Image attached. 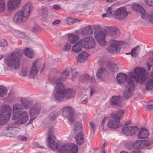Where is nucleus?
<instances>
[{
	"label": "nucleus",
	"mask_w": 153,
	"mask_h": 153,
	"mask_svg": "<svg viewBox=\"0 0 153 153\" xmlns=\"http://www.w3.org/2000/svg\"><path fill=\"white\" fill-rule=\"evenodd\" d=\"M149 78L148 75L143 68L136 67L134 72H131L127 78L126 75L123 73H119L117 75L116 79L120 84H123L126 81L128 83L127 87L125 90L123 96L125 99H128L133 94L134 85L133 80L134 79L137 82L142 83Z\"/></svg>",
	"instance_id": "1"
},
{
	"label": "nucleus",
	"mask_w": 153,
	"mask_h": 153,
	"mask_svg": "<svg viewBox=\"0 0 153 153\" xmlns=\"http://www.w3.org/2000/svg\"><path fill=\"white\" fill-rule=\"evenodd\" d=\"M106 31H102L101 26L97 25L94 27L95 37L99 44L102 46H104L106 42L105 39L109 40L108 42L112 39H116L120 36L119 31L116 27L113 26H107L105 27Z\"/></svg>",
	"instance_id": "2"
},
{
	"label": "nucleus",
	"mask_w": 153,
	"mask_h": 153,
	"mask_svg": "<svg viewBox=\"0 0 153 153\" xmlns=\"http://www.w3.org/2000/svg\"><path fill=\"white\" fill-rule=\"evenodd\" d=\"M55 128L51 126L48 130V139L47 140L48 146L53 150H57L59 153H76L78 148L77 146L73 143L64 144L58 148V145L54 141L55 137L54 133Z\"/></svg>",
	"instance_id": "3"
},
{
	"label": "nucleus",
	"mask_w": 153,
	"mask_h": 153,
	"mask_svg": "<svg viewBox=\"0 0 153 153\" xmlns=\"http://www.w3.org/2000/svg\"><path fill=\"white\" fill-rule=\"evenodd\" d=\"M22 57V54L20 51L15 50L6 56L4 59V62L9 68L16 69L19 67Z\"/></svg>",
	"instance_id": "4"
},
{
	"label": "nucleus",
	"mask_w": 153,
	"mask_h": 153,
	"mask_svg": "<svg viewBox=\"0 0 153 153\" xmlns=\"http://www.w3.org/2000/svg\"><path fill=\"white\" fill-rule=\"evenodd\" d=\"M124 113V111L120 110L115 113L111 114L109 118L105 117L102 122L101 127H104V124L105 120H109L107 124V126L109 128L116 129L120 127L122 124L120 123L121 117Z\"/></svg>",
	"instance_id": "5"
},
{
	"label": "nucleus",
	"mask_w": 153,
	"mask_h": 153,
	"mask_svg": "<svg viewBox=\"0 0 153 153\" xmlns=\"http://www.w3.org/2000/svg\"><path fill=\"white\" fill-rule=\"evenodd\" d=\"M32 6L30 3L25 4L22 9L19 10L14 15L13 20L17 24L24 23L28 20Z\"/></svg>",
	"instance_id": "6"
},
{
	"label": "nucleus",
	"mask_w": 153,
	"mask_h": 153,
	"mask_svg": "<svg viewBox=\"0 0 153 153\" xmlns=\"http://www.w3.org/2000/svg\"><path fill=\"white\" fill-rule=\"evenodd\" d=\"M19 118V119L15 123L9 124L7 126L6 129L9 132L10 135L13 136L16 134L18 128L16 127V124H25L28 121L29 117L27 112L25 111L21 113Z\"/></svg>",
	"instance_id": "7"
},
{
	"label": "nucleus",
	"mask_w": 153,
	"mask_h": 153,
	"mask_svg": "<svg viewBox=\"0 0 153 153\" xmlns=\"http://www.w3.org/2000/svg\"><path fill=\"white\" fill-rule=\"evenodd\" d=\"M109 45L107 48V49L111 54H115L120 52L121 50V46L127 48L130 46L128 43H124L114 39H110L109 41Z\"/></svg>",
	"instance_id": "8"
},
{
	"label": "nucleus",
	"mask_w": 153,
	"mask_h": 153,
	"mask_svg": "<svg viewBox=\"0 0 153 153\" xmlns=\"http://www.w3.org/2000/svg\"><path fill=\"white\" fill-rule=\"evenodd\" d=\"M12 114L11 107L8 105H2L0 108V120L6 121L11 117Z\"/></svg>",
	"instance_id": "9"
},
{
	"label": "nucleus",
	"mask_w": 153,
	"mask_h": 153,
	"mask_svg": "<svg viewBox=\"0 0 153 153\" xmlns=\"http://www.w3.org/2000/svg\"><path fill=\"white\" fill-rule=\"evenodd\" d=\"M79 40L82 47L85 49H92L96 45L95 39L91 36L85 37Z\"/></svg>",
	"instance_id": "10"
},
{
	"label": "nucleus",
	"mask_w": 153,
	"mask_h": 153,
	"mask_svg": "<svg viewBox=\"0 0 153 153\" xmlns=\"http://www.w3.org/2000/svg\"><path fill=\"white\" fill-rule=\"evenodd\" d=\"M61 111L64 117L68 118L71 123L74 122V111L71 107H64L61 109Z\"/></svg>",
	"instance_id": "11"
},
{
	"label": "nucleus",
	"mask_w": 153,
	"mask_h": 153,
	"mask_svg": "<svg viewBox=\"0 0 153 153\" xmlns=\"http://www.w3.org/2000/svg\"><path fill=\"white\" fill-rule=\"evenodd\" d=\"M41 64V61L38 59L36 60L33 62L30 67L29 73V76L30 77L33 78L36 75Z\"/></svg>",
	"instance_id": "12"
},
{
	"label": "nucleus",
	"mask_w": 153,
	"mask_h": 153,
	"mask_svg": "<svg viewBox=\"0 0 153 153\" xmlns=\"http://www.w3.org/2000/svg\"><path fill=\"white\" fill-rule=\"evenodd\" d=\"M75 94V91L72 89H65L58 100L62 101L65 100L72 98L74 97Z\"/></svg>",
	"instance_id": "13"
},
{
	"label": "nucleus",
	"mask_w": 153,
	"mask_h": 153,
	"mask_svg": "<svg viewBox=\"0 0 153 153\" xmlns=\"http://www.w3.org/2000/svg\"><path fill=\"white\" fill-rule=\"evenodd\" d=\"M128 13L125 7H122L117 9L113 12L115 18L118 20H123L126 18Z\"/></svg>",
	"instance_id": "14"
},
{
	"label": "nucleus",
	"mask_w": 153,
	"mask_h": 153,
	"mask_svg": "<svg viewBox=\"0 0 153 153\" xmlns=\"http://www.w3.org/2000/svg\"><path fill=\"white\" fill-rule=\"evenodd\" d=\"M41 111V107L39 105H34L29 110L30 118V120L31 122L36 118V116L39 115Z\"/></svg>",
	"instance_id": "15"
},
{
	"label": "nucleus",
	"mask_w": 153,
	"mask_h": 153,
	"mask_svg": "<svg viewBox=\"0 0 153 153\" xmlns=\"http://www.w3.org/2000/svg\"><path fill=\"white\" fill-rule=\"evenodd\" d=\"M13 111L12 119L15 120L19 118V115L21 113V111L23 108L22 105L19 103H16L13 105Z\"/></svg>",
	"instance_id": "16"
},
{
	"label": "nucleus",
	"mask_w": 153,
	"mask_h": 153,
	"mask_svg": "<svg viewBox=\"0 0 153 153\" xmlns=\"http://www.w3.org/2000/svg\"><path fill=\"white\" fill-rule=\"evenodd\" d=\"M131 8L134 11L140 13L143 19L145 20L147 19L148 14L146 12L145 10L139 4H134L131 6Z\"/></svg>",
	"instance_id": "17"
},
{
	"label": "nucleus",
	"mask_w": 153,
	"mask_h": 153,
	"mask_svg": "<svg viewBox=\"0 0 153 153\" xmlns=\"http://www.w3.org/2000/svg\"><path fill=\"white\" fill-rule=\"evenodd\" d=\"M54 90L56 91L55 94V99L58 100L65 90L62 83L60 82L54 86Z\"/></svg>",
	"instance_id": "18"
},
{
	"label": "nucleus",
	"mask_w": 153,
	"mask_h": 153,
	"mask_svg": "<svg viewBox=\"0 0 153 153\" xmlns=\"http://www.w3.org/2000/svg\"><path fill=\"white\" fill-rule=\"evenodd\" d=\"M21 0H8L7 8L10 10H15L18 8Z\"/></svg>",
	"instance_id": "19"
},
{
	"label": "nucleus",
	"mask_w": 153,
	"mask_h": 153,
	"mask_svg": "<svg viewBox=\"0 0 153 153\" xmlns=\"http://www.w3.org/2000/svg\"><path fill=\"white\" fill-rule=\"evenodd\" d=\"M89 56V53L87 52L82 51L78 55L76 59L79 63H84L87 60Z\"/></svg>",
	"instance_id": "20"
},
{
	"label": "nucleus",
	"mask_w": 153,
	"mask_h": 153,
	"mask_svg": "<svg viewBox=\"0 0 153 153\" xmlns=\"http://www.w3.org/2000/svg\"><path fill=\"white\" fill-rule=\"evenodd\" d=\"M93 33V28L90 25L87 26L85 28H82L80 32L81 34L83 36L92 35Z\"/></svg>",
	"instance_id": "21"
},
{
	"label": "nucleus",
	"mask_w": 153,
	"mask_h": 153,
	"mask_svg": "<svg viewBox=\"0 0 153 153\" xmlns=\"http://www.w3.org/2000/svg\"><path fill=\"white\" fill-rule=\"evenodd\" d=\"M107 70L105 68L102 67H100L96 73V76L100 80L104 81L105 79V74Z\"/></svg>",
	"instance_id": "22"
},
{
	"label": "nucleus",
	"mask_w": 153,
	"mask_h": 153,
	"mask_svg": "<svg viewBox=\"0 0 153 153\" xmlns=\"http://www.w3.org/2000/svg\"><path fill=\"white\" fill-rule=\"evenodd\" d=\"M121 97L119 96H113L110 99L111 104L114 106H122L121 102Z\"/></svg>",
	"instance_id": "23"
},
{
	"label": "nucleus",
	"mask_w": 153,
	"mask_h": 153,
	"mask_svg": "<svg viewBox=\"0 0 153 153\" xmlns=\"http://www.w3.org/2000/svg\"><path fill=\"white\" fill-rule=\"evenodd\" d=\"M20 101L21 105L25 109H29L32 105V101L26 98H21Z\"/></svg>",
	"instance_id": "24"
},
{
	"label": "nucleus",
	"mask_w": 153,
	"mask_h": 153,
	"mask_svg": "<svg viewBox=\"0 0 153 153\" xmlns=\"http://www.w3.org/2000/svg\"><path fill=\"white\" fill-rule=\"evenodd\" d=\"M67 37L68 41L71 44L75 43L79 39V37L77 35L74 34H68Z\"/></svg>",
	"instance_id": "25"
},
{
	"label": "nucleus",
	"mask_w": 153,
	"mask_h": 153,
	"mask_svg": "<svg viewBox=\"0 0 153 153\" xmlns=\"http://www.w3.org/2000/svg\"><path fill=\"white\" fill-rule=\"evenodd\" d=\"M149 135L148 130L143 128L140 129L137 134V137L138 139H145Z\"/></svg>",
	"instance_id": "26"
},
{
	"label": "nucleus",
	"mask_w": 153,
	"mask_h": 153,
	"mask_svg": "<svg viewBox=\"0 0 153 153\" xmlns=\"http://www.w3.org/2000/svg\"><path fill=\"white\" fill-rule=\"evenodd\" d=\"M82 46L81 44L79 42L73 45L71 48V51L74 53H77L80 52L82 50Z\"/></svg>",
	"instance_id": "27"
},
{
	"label": "nucleus",
	"mask_w": 153,
	"mask_h": 153,
	"mask_svg": "<svg viewBox=\"0 0 153 153\" xmlns=\"http://www.w3.org/2000/svg\"><path fill=\"white\" fill-rule=\"evenodd\" d=\"M89 76L88 74H83L80 76L79 80L81 83L86 84L89 82Z\"/></svg>",
	"instance_id": "28"
},
{
	"label": "nucleus",
	"mask_w": 153,
	"mask_h": 153,
	"mask_svg": "<svg viewBox=\"0 0 153 153\" xmlns=\"http://www.w3.org/2000/svg\"><path fill=\"white\" fill-rule=\"evenodd\" d=\"M82 126L80 123L77 122L74 125V132L75 134L82 132Z\"/></svg>",
	"instance_id": "29"
},
{
	"label": "nucleus",
	"mask_w": 153,
	"mask_h": 153,
	"mask_svg": "<svg viewBox=\"0 0 153 153\" xmlns=\"http://www.w3.org/2000/svg\"><path fill=\"white\" fill-rule=\"evenodd\" d=\"M107 66L108 68L110 69L112 72H117L118 71V66L113 62H109L107 64Z\"/></svg>",
	"instance_id": "30"
},
{
	"label": "nucleus",
	"mask_w": 153,
	"mask_h": 153,
	"mask_svg": "<svg viewBox=\"0 0 153 153\" xmlns=\"http://www.w3.org/2000/svg\"><path fill=\"white\" fill-rule=\"evenodd\" d=\"M70 70L68 68L64 69L62 71L60 76V80L61 81H65L69 75Z\"/></svg>",
	"instance_id": "31"
},
{
	"label": "nucleus",
	"mask_w": 153,
	"mask_h": 153,
	"mask_svg": "<svg viewBox=\"0 0 153 153\" xmlns=\"http://www.w3.org/2000/svg\"><path fill=\"white\" fill-rule=\"evenodd\" d=\"M25 55L30 58H32L34 57V53L33 50L30 48H25L24 50Z\"/></svg>",
	"instance_id": "32"
},
{
	"label": "nucleus",
	"mask_w": 153,
	"mask_h": 153,
	"mask_svg": "<svg viewBox=\"0 0 153 153\" xmlns=\"http://www.w3.org/2000/svg\"><path fill=\"white\" fill-rule=\"evenodd\" d=\"M59 114V111H54L49 113L48 115V118L50 120L53 121L56 119Z\"/></svg>",
	"instance_id": "33"
},
{
	"label": "nucleus",
	"mask_w": 153,
	"mask_h": 153,
	"mask_svg": "<svg viewBox=\"0 0 153 153\" xmlns=\"http://www.w3.org/2000/svg\"><path fill=\"white\" fill-rule=\"evenodd\" d=\"M76 134V135L75 137V139L77 144L79 145L82 144L83 143L84 141L83 135L82 132Z\"/></svg>",
	"instance_id": "34"
},
{
	"label": "nucleus",
	"mask_w": 153,
	"mask_h": 153,
	"mask_svg": "<svg viewBox=\"0 0 153 153\" xmlns=\"http://www.w3.org/2000/svg\"><path fill=\"white\" fill-rule=\"evenodd\" d=\"M145 87L148 91H153V79L148 80L146 82Z\"/></svg>",
	"instance_id": "35"
},
{
	"label": "nucleus",
	"mask_w": 153,
	"mask_h": 153,
	"mask_svg": "<svg viewBox=\"0 0 153 153\" xmlns=\"http://www.w3.org/2000/svg\"><path fill=\"white\" fill-rule=\"evenodd\" d=\"M141 49L139 46H137L131 50L132 56L133 57L137 56L140 52Z\"/></svg>",
	"instance_id": "36"
},
{
	"label": "nucleus",
	"mask_w": 153,
	"mask_h": 153,
	"mask_svg": "<svg viewBox=\"0 0 153 153\" xmlns=\"http://www.w3.org/2000/svg\"><path fill=\"white\" fill-rule=\"evenodd\" d=\"M7 93V90L6 87L0 86V97H2L5 96Z\"/></svg>",
	"instance_id": "37"
},
{
	"label": "nucleus",
	"mask_w": 153,
	"mask_h": 153,
	"mask_svg": "<svg viewBox=\"0 0 153 153\" xmlns=\"http://www.w3.org/2000/svg\"><path fill=\"white\" fill-rule=\"evenodd\" d=\"M133 146L136 149L140 150L142 147V140H138L133 143Z\"/></svg>",
	"instance_id": "38"
},
{
	"label": "nucleus",
	"mask_w": 153,
	"mask_h": 153,
	"mask_svg": "<svg viewBox=\"0 0 153 153\" xmlns=\"http://www.w3.org/2000/svg\"><path fill=\"white\" fill-rule=\"evenodd\" d=\"M61 81L60 80V77L53 76L50 80V82L53 85H56L57 83Z\"/></svg>",
	"instance_id": "39"
},
{
	"label": "nucleus",
	"mask_w": 153,
	"mask_h": 153,
	"mask_svg": "<svg viewBox=\"0 0 153 153\" xmlns=\"http://www.w3.org/2000/svg\"><path fill=\"white\" fill-rule=\"evenodd\" d=\"M131 129V126H126L123 127L122 131L123 133L125 135L130 136L131 134L130 132Z\"/></svg>",
	"instance_id": "40"
},
{
	"label": "nucleus",
	"mask_w": 153,
	"mask_h": 153,
	"mask_svg": "<svg viewBox=\"0 0 153 153\" xmlns=\"http://www.w3.org/2000/svg\"><path fill=\"white\" fill-rule=\"evenodd\" d=\"M114 9V7L111 6L108 7L106 13H107V17L110 18L112 16V10Z\"/></svg>",
	"instance_id": "41"
},
{
	"label": "nucleus",
	"mask_w": 153,
	"mask_h": 153,
	"mask_svg": "<svg viewBox=\"0 0 153 153\" xmlns=\"http://www.w3.org/2000/svg\"><path fill=\"white\" fill-rule=\"evenodd\" d=\"M131 129H130V136L133 135L137 133L138 131V128L136 126L132 127L131 126Z\"/></svg>",
	"instance_id": "42"
},
{
	"label": "nucleus",
	"mask_w": 153,
	"mask_h": 153,
	"mask_svg": "<svg viewBox=\"0 0 153 153\" xmlns=\"http://www.w3.org/2000/svg\"><path fill=\"white\" fill-rule=\"evenodd\" d=\"M5 8L4 0H0V12L3 11L5 10Z\"/></svg>",
	"instance_id": "43"
},
{
	"label": "nucleus",
	"mask_w": 153,
	"mask_h": 153,
	"mask_svg": "<svg viewBox=\"0 0 153 153\" xmlns=\"http://www.w3.org/2000/svg\"><path fill=\"white\" fill-rule=\"evenodd\" d=\"M71 48V45L68 42H66L64 45L62 49L65 51H67L70 49Z\"/></svg>",
	"instance_id": "44"
},
{
	"label": "nucleus",
	"mask_w": 153,
	"mask_h": 153,
	"mask_svg": "<svg viewBox=\"0 0 153 153\" xmlns=\"http://www.w3.org/2000/svg\"><path fill=\"white\" fill-rule=\"evenodd\" d=\"M39 26L37 24H35L33 27L31 31L33 33L36 32L40 30Z\"/></svg>",
	"instance_id": "45"
},
{
	"label": "nucleus",
	"mask_w": 153,
	"mask_h": 153,
	"mask_svg": "<svg viewBox=\"0 0 153 153\" xmlns=\"http://www.w3.org/2000/svg\"><path fill=\"white\" fill-rule=\"evenodd\" d=\"M146 5L150 7H153V0H145Z\"/></svg>",
	"instance_id": "46"
},
{
	"label": "nucleus",
	"mask_w": 153,
	"mask_h": 153,
	"mask_svg": "<svg viewBox=\"0 0 153 153\" xmlns=\"http://www.w3.org/2000/svg\"><path fill=\"white\" fill-rule=\"evenodd\" d=\"M79 75V72L76 71L74 72L72 75V79L73 80H75Z\"/></svg>",
	"instance_id": "47"
},
{
	"label": "nucleus",
	"mask_w": 153,
	"mask_h": 153,
	"mask_svg": "<svg viewBox=\"0 0 153 153\" xmlns=\"http://www.w3.org/2000/svg\"><path fill=\"white\" fill-rule=\"evenodd\" d=\"M28 72V70L27 68H25L22 70L21 71V75L23 76H25Z\"/></svg>",
	"instance_id": "48"
},
{
	"label": "nucleus",
	"mask_w": 153,
	"mask_h": 153,
	"mask_svg": "<svg viewBox=\"0 0 153 153\" xmlns=\"http://www.w3.org/2000/svg\"><path fill=\"white\" fill-rule=\"evenodd\" d=\"M17 37L20 38L26 39L27 36L23 33H20L17 34Z\"/></svg>",
	"instance_id": "49"
},
{
	"label": "nucleus",
	"mask_w": 153,
	"mask_h": 153,
	"mask_svg": "<svg viewBox=\"0 0 153 153\" xmlns=\"http://www.w3.org/2000/svg\"><path fill=\"white\" fill-rule=\"evenodd\" d=\"M66 24L68 25L74 24L73 19L70 17L67 18L66 19Z\"/></svg>",
	"instance_id": "50"
},
{
	"label": "nucleus",
	"mask_w": 153,
	"mask_h": 153,
	"mask_svg": "<svg viewBox=\"0 0 153 153\" xmlns=\"http://www.w3.org/2000/svg\"><path fill=\"white\" fill-rule=\"evenodd\" d=\"M7 43L5 40H3L0 41V46L4 47L7 46Z\"/></svg>",
	"instance_id": "51"
},
{
	"label": "nucleus",
	"mask_w": 153,
	"mask_h": 153,
	"mask_svg": "<svg viewBox=\"0 0 153 153\" xmlns=\"http://www.w3.org/2000/svg\"><path fill=\"white\" fill-rule=\"evenodd\" d=\"M148 17L149 21L152 24H153V12L151 13L147 17Z\"/></svg>",
	"instance_id": "52"
},
{
	"label": "nucleus",
	"mask_w": 153,
	"mask_h": 153,
	"mask_svg": "<svg viewBox=\"0 0 153 153\" xmlns=\"http://www.w3.org/2000/svg\"><path fill=\"white\" fill-rule=\"evenodd\" d=\"M89 124L91 126V129L92 131V133L94 134L95 130V125L94 123L92 122H91L89 123Z\"/></svg>",
	"instance_id": "53"
},
{
	"label": "nucleus",
	"mask_w": 153,
	"mask_h": 153,
	"mask_svg": "<svg viewBox=\"0 0 153 153\" xmlns=\"http://www.w3.org/2000/svg\"><path fill=\"white\" fill-rule=\"evenodd\" d=\"M150 144V142L148 140H142V145L143 144L144 146H148Z\"/></svg>",
	"instance_id": "54"
},
{
	"label": "nucleus",
	"mask_w": 153,
	"mask_h": 153,
	"mask_svg": "<svg viewBox=\"0 0 153 153\" xmlns=\"http://www.w3.org/2000/svg\"><path fill=\"white\" fill-rule=\"evenodd\" d=\"M19 140H20L21 141H26L27 140L25 136H19L18 137Z\"/></svg>",
	"instance_id": "55"
},
{
	"label": "nucleus",
	"mask_w": 153,
	"mask_h": 153,
	"mask_svg": "<svg viewBox=\"0 0 153 153\" xmlns=\"http://www.w3.org/2000/svg\"><path fill=\"white\" fill-rule=\"evenodd\" d=\"M34 146L36 148H44V147L40 145V144L37 142H36L34 143Z\"/></svg>",
	"instance_id": "56"
},
{
	"label": "nucleus",
	"mask_w": 153,
	"mask_h": 153,
	"mask_svg": "<svg viewBox=\"0 0 153 153\" xmlns=\"http://www.w3.org/2000/svg\"><path fill=\"white\" fill-rule=\"evenodd\" d=\"M146 108L149 111H150L153 109V106L152 105H149L146 106Z\"/></svg>",
	"instance_id": "57"
},
{
	"label": "nucleus",
	"mask_w": 153,
	"mask_h": 153,
	"mask_svg": "<svg viewBox=\"0 0 153 153\" xmlns=\"http://www.w3.org/2000/svg\"><path fill=\"white\" fill-rule=\"evenodd\" d=\"M61 22V21L60 20H56L53 22L52 24L53 25H57L59 24Z\"/></svg>",
	"instance_id": "58"
},
{
	"label": "nucleus",
	"mask_w": 153,
	"mask_h": 153,
	"mask_svg": "<svg viewBox=\"0 0 153 153\" xmlns=\"http://www.w3.org/2000/svg\"><path fill=\"white\" fill-rule=\"evenodd\" d=\"M53 8L56 10H59L61 9V7L59 5H54L53 6Z\"/></svg>",
	"instance_id": "59"
},
{
	"label": "nucleus",
	"mask_w": 153,
	"mask_h": 153,
	"mask_svg": "<svg viewBox=\"0 0 153 153\" xmlns=\"http://www.w3.org/2000/svg\"><path fill=\"white\" fill-rule=\"evenodd\" d=\"M87 6V4L86 2H84L80 5V7L81 8H85Z\"/></svg>",
	"instance_id": "60"
},
{
	"label": "nucleus",
	"mask_w": 153,
	"mask_h": 153,
	"mask_svg": "<svg viewBox=\"0 0 153 153\" xmlns=\"http://www.w3.org/2000/svg\"><path fill=\"white\" fill-rule=\"evenodd\" d=\"M94 87H92L90 89V95L91 96L94 93Z\"/></svg>",
	"instance_id": "61"
},
{
	"label": "nucleus",
	"mask_w": 153,
	"mask_h": 153,
	"mask_svg": "<svg viewBox=\"0 0 153 153\" xmlns=\"http://www.w3.org/2000/svg\"><path fill=\"white\" fill-rule=\"evenodd\" d=\"M74 23L78 22L80 21L81 20L78 19H73Z\"/></svg>",
	"instance_id": "62"
},
{
	"label": "nucleus",
	"mask_w": 153,
	"mask_h": 153,
	"mask_svg": "<svg viewBox=\"0 0 153 153\" xmlns=\"http://www.w3.org/2000/svg\"><path fill=\"white\" fill-rule=\"evenodd\" d=\"M87 102V99H85V100H84L82 101L80 103L82 104H86Z\"/></svg>",
	"instance_id": "63"
},
{
	"label": "nucleus",
	"mask_w": 153,
	"mask_h": 153,
	"mask_svg": "<svg viewBox=\"0 0 153 153\" xmlns=\"http://www.w3.org/2000/svg\"><path fill=\"white\" fill-rule=\"evenodd\" d=\"M13 94H12L11 93V92H10V93H9L8 94V97H10L11 98H13Z\"/></svg>",
	"instance_id": "64"
}]
</instances>
